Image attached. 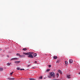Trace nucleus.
Wrapping results in <instances>:
<instances>
[{"instance_id":"nucleus-14","label":"nucleus","mask_w":80,"mask_h":80,"mask_svg":"<svg viewBox=\"0 0 80 80\" xmlns=\"http://www.w3.org/2000/svg\"><path fill=\"white\" fill-rule=\"evenodd\" d=\"M65 65H68V62L67 61H65Z\"/></svg>"},{"instance_id":"nucleus-23","label":"nucleus","mask_w":80,"mask_h":80,"mask_svg":"<svg viewBox=\"0 0 80 80\" xmlns=\"http://www.w3.org/2000/svg\"><path fill=\"white\" fill-rule=\"evenodd\" d=\"M52 76H51V75H49L48 76V77H49V78H51Z\"/></svg>"},{"instance_id":"nucleus-7","label":"nucleus","mask_w":80,"mask_h":80,"mask_svg":"<svg viewBox=\"0 0 80 80\" xmlns=\"http://www.w3.org/2000/svg\"><path fill=\"white\" fill-rule=\"evenodd\" d=\"M25 57V55H20L19 57L21 58V57Z\"/></svg>"},{"instance_id":"nucleus-18","label":"nucleus","mask_w":80,"mask_h":80,"mask_svg":"<svg viewBox=\"0 0 80 80\" xmlns=\"http://www.w3.org/2000/svg\"><path fill=\"white\" fill-rule=\"evenodd\" d=\"M60 62V61L59 60H58L57 61V63H59Z\"/></svg>"},{"instance_id":"nucleus-12","label":"nucleus","mask_w":80,"mask_h":80,"mask_svg":"<svg viewBox=\"0 0 80 80\" xmlns=\"http://www.w3.org/2000/svg\"><path fill=\"white\" fill-rule=\"evenodd\" d=\"M17 70H20V68L19 67H18L17 68Z\"/></svg>"},{"instance_id":"nucleus-21","label":"nucleus","mask_w":80,"mask_h":80,"mask_svg":"<svg viewBox=\"0 0 80 80\" xmlns=\"http://www.w3.org/2000/svg\"><path fill=\"white\" fill-rule=\"evenodd\" d=\"M42 76H41V77H39V78H40V79H42Z\"/></svg>"},{"instance_id":"nucleus-5","label":"nucleus","mask_w":80,"mask_h":80,"mask_svg":"<svg viewBox=\"0 0 80 80\" xmlns=\"http://www.w3.org/2000/svg\"><path fill=\"white\" fill-rule=\"evenodd\" d=\"M17 59H18V58H12L11 59L10 61L13 60H17Z\"/></svg>"},{"instance_id":"nucleus-30","label":"nucleus","mask_w":80,"mask_h":80,"mask_svg":"<svg viewBox=\"0 0 80 80\" xmlns=\"http://www.w3.org/2000/svg\"><path fill=\"white\" fill-rule=\"evenodd\" d=\"M22 70H25V69H22Z\"/></svg>"},{"instance_id":"nucleus-9","label":"nucleus","mask_w":80,"mask_h":80,"mask_svg":"<svg viewBox=\"0 0 80 80\" xmlns=\"http://www.w3.org/2000/svg\"><path fill=\"white\" fill-rule=\"evenodd\" d=\"M3 70V68H0V71H1V72H2Z\"/></svg>"},{"instance_id":"nucleus-26","label":"nucleus","mask_w":80,"mask_h":80,"mask_svg":"<svg viewBox=\"0 0 80 80\" xmlns=\"http://www.w3.org/2000/svg\"><path fill=\"white\" fill-rule=\"evenodd\" d=\"M20 70H23V69H20Z\"/></svg>"},{"instance_id":"nucleus-15","label":"nucleus","mask_w":80,"mask_h":80,"mask_svg":"<svg viewBox=\"0 0 80 80\" xmlns=\"http://www.w3.org/2000/svg\"><path fill=\"white\" fill-rule=\"evenodd\" d=\"M22 50L24 51H26V50H27V48H24L22 49Z\"/></svg>"},{"instance_id":"nucleus-16","label":"nucleus","mask_w":80,"mask_h":80,"mask_svg":"<svg viewBox=\"0 0 80 80\" xmlns=\"http://www.w3.org/2000/svg\"><path fill=\"white\" fill-rule=\"evenodd\" d=\"M16 55L17 56H19V57H20V54L17 53V54H16Z\"/></svg>"},{"instance_id":"nucleus-31","label":"nucleus","mask_w":80,"mask_h":80,"mask_svg":"<svg viewBox=\"0 0 80 80\" xmlns=\"http://www.w3.org/2000/svg\"><path fill=\"white\" fill-rule=\"evenodd\" d=\"M79 74H80V72L79 73Z\"/></svg>"},{"instance_id":"nucleus-20","label":"nucleus","mask_w":80,"mask_h":80,"mask_svg":"<svg viewBox=\"0 0 80 80\" xmlns=\"http://www.w3.org/2000/svg\"><path fill=\"white\" fill-rule=\"evenodd\" d=\"M30 80H35V79H33V78H30Z\"/></svg>"},{"instance_id":"nucleus-19","label":"nucleus","mask_w":80,"mask_h":80,"mask_svg":"<svg viewBox=\"0 0 80 80\" xmlns=\"http://www.w3.org/2000/svg\"><path fill=\"white\" fill-rule=\"evenodd\" d=\"M7 64H8V66L10 65V63L8 62L7 63Z\"/></svg>"},{"instance_id":"nucleus-1","label":"nucleus","mask_w":80,"mask_h":80,"mask_svg":"<svg viewBox=\"0 0 80 80\" xmlns=\"http://www.w3.org/2000/svg\"><path fill=\"white\" fill-rule=\"evenodd\" d=\"M23 54H24V55H29L28 56V58H33V52H30L28 53L23 52Z\"/></svg>"},{"instance_id":"nucleus-17","label":"nucleus","mask_w":80,"mask_h":80,"mask_svg":"<svg viewBox=\"0 0 80 80\" xmlns=\"http://www.w3.org/2000/svg\"><path fill=\"white\" fill-rule=\"evenodd\" d=\"M56 75L58 77V76H59V74H58V73H57L56 74Z\"/></svg>"},{"instance_id":"nucleus-3","label":"nucleus","mask_w":80,"mask_h":80,"mask_svg":"<svg viewBox=\"0 0 80 80\" xmlns=\"http://www.w3.org/2000/svg\"><path fill=\"white\" fill-rule=\"evenodd\" d=\"M67 77L68 78H71V75L70 74H68L67 75Z\"/></svg>"},{"instance_id":"nucleus-8","label":"nucleus","mask_w":80,"mask_h":80,"mask_svg":"<svg viewBox=\"0 0 80 80\" xmlns=\"http://www.w3.org/2000/svg\"><path fill=\"white\" fill-rule=\"evenodd\" d=\"M37 56V54L36 53H34L33 54V57H36V56Z\"/></svg>"},{"instance_id":"nucleus-2","label":"nucleus","mask_w":80,"mask_h":80,"mask_svg":"<svg viewBox=\"0 0 80 80\" xmlns=\"http://www.w3.org/2000/svg\"><path fill=\"white\" fill-rule=\"evenodd\" d=\"M50 75L51 77H54L55 75V73H54L53 72H51L50 73Z\"/></svg>"},{"instance_id":"nucleus-28","label":"nucleus","mask_w":80,"mask_h":80,"mask_svg":"<svg viewBox=\"0 0 80 80\" xmlns=\"http://www.w3.org/2000/svg\"><path fill=\"white\" fill-rule=\"evenodd\" d=\"M2 50V49L1 48H0V51H1Z\"/></svg>"},{"instance_id":"nucleus-6","label":"nucleus","mask_w":80,"mask_h":80,"mask_svg":"<svg viewBox=\"0 0 80 80\" xmlns=\"http://www.w3.org/2000/svg\"><path fill=\"white\" fill-rule=\"evenodd\" d=\"M73 60H72V59H69V62L71 63H73Z\"/></svg>"},{"instance_id":"nucleus-25","label":"nucleus","mask_w":80,"mask_h":80,"mask_svg":"<svg viewBox=\"0 0 80 80\" xmlns=\"http://www.w3.org/2000/svg\"><path fill=\"white\" fill-rule=\"evenodd\" d=\"M52 67V65H49V67Z\"/></svg>"},{"instance_id":"nucleus-29","label":"nucleus","mask_w":80,"mask_h":80,"mask_svg":"<svg viewBox=\"0 0 80 80\" xmlns=\"http://www.w3.org/2000/svg\"><path fill=\"white\" fill-rule=\"evenodd\" d=\"M37 62L36 61L35 62V63H37Z\"/></svg>"},{"instance_id":"nucleus-11","label":"nucleus","mask_w":80,"mask_h":80,"mask_svg":"<svg viewBox=\"0 0 80 80\" xmlns=\"http://www.w3.org/2000/svg\"><path fill=\"white\" fill-rule=\"evenodd\" d=\"M15 63H20V61H15Z\"/></svg>"},{"instance_id":"nucleus-22","label":"nucleus","mask_w":80,"mask_h":80,"mask_svg":"<svg viewBox=\"0 0 80 80\" xmlns=\"http://www.w3.org/2000/svg\"><path fill=\"white\" fill-rule=\"evenodd\" d=\"M13 72H12L10 73V75H12V74H13Z\"/></svg>"},{"instance_id":"nucleus-4","label":"nucleus","mask_w":80,"mask_h":80,"mask_svg":"<svg viewBox=\"0 0 80 80\" xmlns=\"http://www.w3.org/2000/svg\"><path fill=\"white\" fill-rule=\"evenodd\" d=\"M8 80H14L15 79V78H7Z\"/></svg>"},{"instance_id":"nucleus-24","label":"nucleus","mask_w":80,"mask_h":80,"mask_svg":"<svg viewBox=\"0 0 80 80\" xmlns=\"http://www.w3.org/2000/svg\"><path fill=\"white\" fill-rule=\"evenodd\" d=\"M50 69H47V72H49V71H50Z\"/></svg>"},{"instance_id":"nucleus-13","label":"nucleus","mask_w":80,"mask_h":80,"mask_svg":"<svg viewBox=\"0 0 80 80\" xmlns=\"http://www.w3.org/2000/svg\"><path fill=\"white\" fill-rule=\"evenodd\" d=\"M53 58L54 59H57V56H54Z\"/></svg>"},{"instance_id":"nucleus-27","label":"nucleus","mask_w":80,"mask_h":80,"mask_svg":"<svg viewBox=\"0 0 80 80\" xmlns=\"http://www.w3.org/2000/svg\"><path fill=\"white\" fill-rule=\"evenodd\" d=\"M30 65H29L27 66V67H30Z\"/></svg>"},{"instance_id":"nucleus-10","label":"nucleus","mask_w":80,"mask_h":80,"mask_svg":"<svg viewBox=\"0 0 80 80\" xmlns=\"http://www.w3.org/2000/svg\"><path fill=\"white\" fill-rule=\"evenodd\" d=\"M58 71L61 73V74H62V72L60 70H58Z\"/></svg>"}]
</instances>
